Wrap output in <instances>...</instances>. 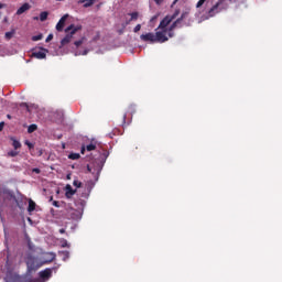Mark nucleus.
Returning a JSON list of instances; mask_svg holds the SVG:
<instances>
[{"instance_id": "f257e3e1", "label": "nucleus", "mask_w": 282, "mask_h": 282, "mask_svg": "<svg viewBox=\"0 0 282 282\" xmlns=\"http://www.w3.org/2000/svg\"><path fill=\"white\" fill-rule=\"evenodd\" d=\"M196 10L199 13L200 21H208V19H213L216 14L226 10V4H224V0L217 2L215 0H198Z\"/></svg>"}, {"instance_id": "f03ea898", "label": "nucleus", "mask_w": 282, "mask_h": 282, "mask_svg": "<svg viewBox=\"0 0 282 282\" xmlns=\"http://www.w3.org/2000/svg\"><path fill=\"white\" fill-rule=\"evenodd\" d=\"M83 30V25L80 24H70L68 28L65 29V36L61 41V47H65V45H69V43H74V46L76 50L83 45L85 37H80L79 40L78 36H80V32Z\"/></svg>"}, {"instance_id": "7ed1b4c3", "label": "nucleus", "mask_w": 282, "mask_h": 282, "mask_svg": "<svg viewBox=\"0 0 282 282\" xmlns=\"http://www.w3.org/2000/svg\"><path fill=\"white\" fill-rule=\"evenodd\" d=\"M188 19V12L182 13L181 18L176 20L170 28V30L161 29V31H158L155 33L156 43H166L170 39H173V30L177 28L182 23V21ZM169 34V37L166 36Z\"/></svg>"}, {"instance_id": "20e7f679", "label": "nucleus", "mask_w": 282, "mask_h": 282, "mask_svg": "<svg viewBox=\"0 0 282 282\" xmlns=\"http://www.w3.org/2000/svg\"><path fill=\"white\" fill-rule=\"evenodd\" d=\"M52 272H54V269L47 268V269L39 272L37 279H33L29 282H47L48 279H52Z\"/></svg>"}, {"instance_id": "39448f33", "label": "nucleus", "mask_w": 282, "mask_h": 282, "mask_svg": "<svg viewBox=\"0 0 282 282\" xmlns=\"http://www.w3.org/2000/svg\"><path fill=\"white\" fill-rule=\"evenodd\" d=\"M25 262H26L29 272H34L39 270V268H41V264H39V260H36V258L32 256H28Z\"/></svg>"}, {"instance_id": "423d86ee", "label": "nucleus", "mask_w": 282, "mask_h": 282, "mask_svg": "<svg viewBox=\"0 0 282 282\" xmlns=\"http://www.w3.org/2000/svg\"><path fill=\"white\" fill-rule=\"evenodd\" d=\"M175 17H177V13L174 15H166L160 23L159 25V30H169V25L171 24V22L173 21V19H175Z\"/></svg>"}, {"instance_id": "0eeeda50", "label": "nucleus", "mask_w": 282, "mask_h": 282, "mask_svg": "<svg viewBox=\"0 0 282 282\" xmlns=\"http://www.w3.org/2000/svg\"><path fill=\"white\" fill-rule=\"evenodd\" d=\"M141 41H144L145 43H158V40L155 37V34L153 33H145L140 36Z\"/></svg>"}, {"instance_id": "6e6552de", "label": "nucleus", "mask_w": 282, "mask_h": 282, "mask_svg": "<svg viewBox=\"0 0 282 282\" xmlns=\"http://www.w3.org/2000/svg\"><path fill=\"white\" fill-rule=\"evenodd\" d=\"M32 56L34 58H39V59H43L47 56V50L45 48H41V50H35L33 53H32Z\"/></svg>"}, {"instance_id": "1a4fd4ad", "label": "nucleus", "mask_w": 282, "mask_h": 282, "mask_svg": "<svg viewBox=\"0 0 282 282\" xmlns=\"http://www.w3.org/2000/svg\"><path fill=\"white\" fill-rule=\"evenodd\" d=\"M4 270H6L7 276H10V274L14 272V263L12 262V260H7Z\"/></svg>"}, {"instance_id": "9d476101", "label": "nucleus", "mask_w": 282, "mask_h": 282, "mask_svg": "<svg viewBox=\"0 0 282 282\" xmlns=\"http://www.w3.org/2000/svg\"><path fill=\"white\" fill-rule=\"evenodd\" d=\"M68 17H69L68 14H65L59 19V21L56 24L57 32H63V28H65V21H67Z\"/></svg>"}, {"instance_id": "9b49d317", "label": "nucleus", "mask_w": 282, "mask_h": 282, "mask_svg": "<svg viewBox=\"0 0 282 282\" xmlns=\"http://www.w3.org/2000/svg\"><path fill=\"white\" fill-rule=\"evenodd\" d=\"M76 195V189L72 188V185L67 184L65 187V196L67 199L74 197Z\"/></svg>"}, {"instance_id": "f8f14e48", "label": "nucleus", "mask_w": 282, "mask_h": 282, "mask_svg": "<svg viewBox=\"0 0 282 282\" xmlns=\"http://www.w3.org/2000/svg\"><path fill=\"white\" fill-rule=\"evenodd\" d=\"M128 17H130V19L126 21L124 25H130L131 21H138V19L140 18V13L135 11V12L129 13Z\"/></svg>"}, {"instance_id": "ddd939ff", "label": "nucleus", "mask_w": 282, "mask_h": 282, "mask_svg": "<svg viewBox=\"0 0 282 282\" xmlns=\"http://www.w3.org/2000/svg\"><path fill=\"white\" fill-rule=\"evenodd\" d=\"M30 8H32V6H30V3H28V2L23 3V4L17 10L18 17H20V14H23L24 12H28V10H30Z\"/></svg>"}, {"instance_id": "4468645a", "label": "nucleus", "mask_w": 282, "mask_h": 282, "mask_svg": "<svg viewBox=\"0 0 282 282\" xmlns=\"http://www.w3.org/2000/svg\"><path fill=\"white\" fill-rule=\"evenodd\" d=\"M85 151H96V142H91L90 144L82 148V154L85 155Z\"/></svg>"}, {"instance_id": "2eb2a0df", "label": "nucleus", "mask_w": 282, "mask_h": 282, "mask_svg": "<svg viewBox=\"0 0 282 282\" xmlns=\"http://www.w3.org/2000/svg\"><path fill=\"white\" fill-rule=\"evenodd\" d=\"M36 210V203L32 200V198L29 199V207H28V213H34Z\"/></svg>"}, {"instance_id": "dca6fc26", "label": "nucleus", "mask_w": 282, "mask_h": 282, "mask_svg": "<svg viewBox=\"0 0 282 282\" xmlns=\"http://www.w3.org/2000/svg\"><path fill=\"white\" fill-rule=\"evenodd\" d=\"M15 33H17V31L14 29H12L10 32H7L4 34L6 40L10 41V39H12V36H14Z\"/></svg>"}, {"instance_id": "f3484780", "label": "nucleus", "mask_w": 282, "mask_h": 282, "mask_svg": "<svg viewBox=\"0 0 282 282\" xmlns=\"http://www.w3.org/2000/svg\"><path fill=\"white\" fill-rule=\"evenodd\" d=\"M94 1L96 0H82V3H84V8H91V6H94Z\"/></svg>"}, {"instance_id": "a211bd4d", "label": "nucleus", "mask_w": 282, "mask_h": 282, "mask_svg": "<svg viewBox=\"0 0 282 282\" xmlns=\"http://www.w3.org/2000/svg\"><path fill=\"white\" fill-rule=\"evenodd\" d=\"M50 15V13L47 11H43L40 13V21H47V17Z\"/></svg>"}, {"instance_id": "6ab92c4d", "label": "nucleus", "mask_w": 282, "mask_h": 282, "mask_svg": "<svg viewBox=\"0 0 282 282\" xmlns=\"http://www.w3.org/2000/svg\"><path fill=\"white\" fill-rule=\"evenodd\" d=\"M6 195H8V189L0 186V199H4Z\"/></svg>"}, {"instance_id": "aec40b11", "label": "nucleus", "mask_w": 282, "mask_h": 282, "mask_svg": "<svg viewBox=\"0 0 282 282\" xmlns=\"http://www.w3.org/2000/svg\"><path fill=\"white\" fill-rule=\"evenodd\" d=\"M36 129H39V127L36 124H31L28 128V133H34V131H36Z\"/></svg>"}, {"instance_id": "412c9836", "label": "nucleus", "mask_w": 282, "mask_h": 282, "mask_svg": "<svg viewBox=\"0 0 282 282\" xmlns=\"http://www.w3.org/2000/svg\"><path fill=\"white\" fill-rule=\"evenodd\" d=\"M68 159L69 160H80V154H78V153H70L68 155Z\"/></svg>"}, {"instance_id": "4be33fe9", "label": "nucleus", "mask_w": 282, "mask_h": 282, "mask_svg": "<svg viewBox=\"0 0 282 282\" xmlns=\"http://www.w3.org/2000/svg\"><path fill=\"white\" fill-rule=\"evenodd\" d=\"M12 147L14 148V149H21V142H19L18 140H15V139H12Z\"/></svg>"}, {"instance_id": "5701e85b", "label": "nucleus", "mask_w": 282, "mask_h": 282, "mask_svg": "<svg viewBox=\"0 0 282 282\" xmlns=\"http://www.w3.org/2000/svg\"><path fill=\"white\" fill-rule=\"evenodd\" d=\"M87 53H88L87 50H85L84 52L77 51V52L75 53V56H87Z\"/></svg>"}, {"instance_id": "b1692460", "label": "nucleus", "mask_w": 282, "mask_h": 282, "mask_svg": "<svg viewBox=\"0 0 282 282\" xmlns=\"http://www.w3.org/2000/svg\"><path fill=\"white\" fill-rule=\"evenodd\" d=\"M47 257H48V261H54V259H56V253L54 252H50V253H46Z\"/></svg>"}, {"instance_id": "393cba45", "label": "nucleus", "mask_w": 282, "mask_h": 282, "mask_svg": "<svg viewBox=\"0 0 282 282\" xmlns=\"http://www.w3.org/2000/svg\"><path fill=\"white\" fill-rule=\"evenodd\" d=\"M43 40V34H37L32 36V41H42Z\"/></svg>"}, {"instance_id": "a878e982", "label": "nucleus", "mask_w": 282, "mask_h": 282, "mask_svg": "<svg viewBox=\"0 0 282 282\" xmlns=\"http://www.w3.org/2000/svg\"><path fill=\"white\" fill-rule=\"evenodd\" d=\"M73 186H76V188H80V186H83V183L80 181H78V180H75L73 182Z\"/></svg>"}, {"instance_id": "bb28decb", "label": "nucleus", "mask_w": 282, "mask_h": 282, "mask_svg": "<svg viewBox=\"0 0 282 282\" xmlns=\"http://www.w3.org/2000/svg\"><path fill=\"white\" fill-rule=\"evenodd\" d=\"M61 246H62V248H69V245L67 243L66 239L61 240Z\"/></svg>"}, {"instance_id": "cd10ccee", "label": "nucleus", "mask_w": 282, "mask_h": 282, "mask_svg": "<svg viewBox=\"0 0 282 282\" xmlns=\"http://www.w3.org/2000/svg\"><path fill=\"white\" fill-rule=\"evenodd\" d=\"M8 155H10V158H17V155H19V152L18 151H10L8 153Z\"/></svg>"}, {"instance_id": "c85d7f7f", "label": "nucleus", "mask_w": 282, "mask_h": 282, "mask_svg": "<svg viewBox=\"0 0 282 282\" xmlns=\"http://www.w3.org/2000/svg\"><path fill=\"white\" fill-rule=\"evenodd\" d=\"M140 30H142V25L137 24L135 28L133 29V32L138 33V32H140Z\"/></svg>"}, {"instance_id": "c756f323", "label": "nucleus", "mask_w": 282, "mask_h": 282, "mask_svg": "<svg viewBox=\"0 0 282 282\" xmlns=\"http://www.w3.org/2000/svg\"><path fill=\"white\" fill-rule=\"evenodd\" d=\"M53 206H55V208H61V203H58V200H54Z\"/></svg>"}, {"instance_id": "7c9ffc66", "label": "nucleus", "mask_w": 282, "mask_h": 282, "mask_svg": "<svg viewBox=\"0 0 282 282\" xmlns=\"http://www.w3.org/2000/svg\"><path fill=\"white\" fill-rule=\"evenodd\" d=\"M52 39H54L53 34H48L46 37V43H50V41H52Z\"/></svg>"}, {"instance_id": "2f4dec72", "label": "nucleus", "mask_w": 282, "mask_h": 282, "mask_svg": "<svg viewBox=\"0 0 282 282\" xmlns=\"http://www.w3.org/2000/svg\"><path fill=\"white\" fill-rule=\"evenodd\" d=\"M154 2L156 3V6H162V3L164 2V0H154Z\"/></svg>"}, {"instance_id": "473e14b6", "label": "nucleus", "mask_w": 282, "mask_h": 282, "mask_svg": "<svg viewBox=\"0 0 282 282\" xmlns=\"http://www.w3.org/2000/svg\"><path fill=\"white\" fill-rule=\"evenodd\" d=\"M3 127H6L4 122H0V131H3Z\"/></svg>"}, {"instance_id": "72a5a7b5", "label": "nucleus", "mask_w": 282, "mask_h": 282, "mask_svg": "<svg viewBox=\"0 0 282 282\" xmlns=\"http://www.w3.org/2000/svg\"><path fill=\"white\" fill-rule=\"evenodd\" d=\"M87 171L88 173H94V171L91 170V166L87 165Z\"/></svg>"}, {"instance_id": "f704fd0d", "label": "nucleus", "mask_w": 282, "mask_h": 282, "mask_svg": "<svg viewBox=\"0 0 282 282\" xmlns=\"http://www.w3.org/2000/svg\"><path fill=\"white\" fill-rule=\"evenodd\" d=\"M33 173H37L39 174V173H41V170L35 167V169H33Z\"/></svg>"}, {"instance_id": "c9c22d12", "label": "nucleus", "mask_w": 282, "mask_h": 282, "mask_svg": "<svg viewBox=\"0 0 282 282\" xmlns=\"http://www.w3.org/2000/svg\"><path fill=\"white\" fill-rule=\"evenodd\" d=\"M25 144H26L30 149H32V143H30V141H26Z\"/></svg>"}, {"instance_id": "e433bc0d", "label": "nucleus", "mask_w": 282, "mask_h": 282, "mask_svg": "<svg viewBox=\"0 0 282 282\" xmlns=\"http://www.w3.org/2000/svg\"><path fill=\"white\" fill-rule=\"evenodd\" d=\"M64 254H65L66 259H69V252L64 251Z\"/></svg>"}, {"instance_id": "4c0bfd02", "label": "nucleus", "mask_w": 282, "mask_h": 282, "mask_svg": "<svg viewBox=\"0 0 282 282\" xmlns=\"http://www.w3.org/2000/svg\"><path fill=\"white\" fill-rule=\"evenodd\" d=\"M3 8H6V4L0 2V10H3Z\"/></svg>"}, {"instance_id": "58836bf2", "label": "nucleus", "mask_w": 282, "mask_h": 282, "mask_svg": "<svg viewBox=\"0 0 282 282\" xmlns=\"http://www.w3.org/2000/svg\"><path fill=\"white\" fill-rule=\"evenodd\" d=\"M61 235H65V229H59Z\"/></svg>"}, {"instance_id": "ea45409f", "label": "nucleus", "mask_w": 282, "mask_h": 282, "mask_svg": "<svg viewBox=\"0 0 282 282\" xmlns=\"http://www.w3.org/2000/svg\"><path fill=\"white\" fill-rule=\"evenodd\" d=\"M3 23H8V18H4V19H3Z\"/></svg>"}, {"instance_id": "a19ab883", "label": "nucleus", "mask_w": 282, "mask_h": 282, "mask_svg": "<svg viewBox=\"0 0 282 282\" xmlns=\"http://www.w3.org/2000/svg\"><path fill=\"white\" fill-rule=\"evenodd\" d=\"M66 177H67V180H72V176L69 174Z\"/></svg>"}, {"instance_id": "79ce46f5", "label": "nucleus", "mask_w": 282, "mask_h": 282, "mask_svg": "<svg viewBox=\"0 0 282 282\" xmlns=\"http://www.w3.org/2000/svg\"><path fill=\"white\" fill-rule=\"evenodd\" d=\"M177 1H180V0H174V3H177Z\"/></svg>"}, {"instance_id": "37998d69", "label": "nucleus", "mask_w": 282, "mask_h": 282, "mask_svg": "<svg viewBox=\"0 0 282 282\" xmlns=\"http://www.w3.org/2000/svg\"><path fill=\"white\" fill-rule=\"evenodd\" d=\"M28 110H29V111H32V109H31V108H28Z\"/></svg>"}, {"instance_id": "c03bdc74", "label": "nucleus", "mask_w": 282, "mask_h": 282, "mask_svg": "<svg viewBox=\"0 0 282 282\" xmlns=\"http://www.w3.org/2000/svg\"><path fill=\"white\" fill-rule=\"evenodd\" d=\"M56 1H64V0H56Z\"/></svg>"}]
</instances>
